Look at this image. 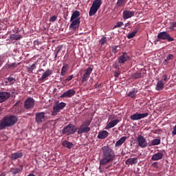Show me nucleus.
<instances>
[{"label":"nucleus","instance_id":"56","mask_svg":"<svg viewBox=\"0 0 176 176\" xmlns=\"http://www.w3.org/2000/svg\"><path fill=\"white\" fill-rule=\"evenodd\" d=\"M35 45H39V41H34Z\"/></svg>","mask_w":176,"mask_h":176},{"label":"nucleus","instance_id":"9","mask_svg":"<svg viewBox=\"0 0 176 176\" xmlns=\"http://www.w3.org/2000/svg\"><path fill=\"white\" fill-rule=\"evenodd\" d=\"M137 142L138 146H140V148H146V146H148L146 139H145L142 135H139L138 136Z\"/></svg>","mask_w":176,"mask_h":176},{"label":"nucleus","instance_id":"52","mask_svg":"<svg viewBox=\"0 0 176 176\" xmlns=\"http://www.w3.org/2000/svg\"><path fill=\"white\" fill-rule=\"evenodd\" d=\"M175 27H176V22H173V23H172V26L170 28V30H174V28H175Z\"/></svg>","mask_w":176,"mask_h":176},{"label":"nucleus","instance_id":"18","mask_svg":"<svg viewBox=\"0 0 176 176\" xmlns=\"http://www.w3.org/2000/svg\"><path fill=\"white\" fill-rule=\"evenodd\" d=\"M9 97H10V93L5 91L0 92V103L6 101Z\"/></svg>","mask_w":176,"mask_h":176},{"label":"nucleus","instance_id":"28","mask_svg":"<svg viewBox=\"0 0 176 176\" xmlns=\"http://www.w3.org/2000/svg\"><path fill=\"white\" fill-rule=\"evenodd\" d=\"M63 146H65V148H67V149H71L72 146H74V144L71 143V142H68L67 140H65L62 143Z\"/></svg>","mask_w":176,"mask_h":176},{"label":"nucleus","instance_id":"42","mask_svg":"<svg viewBox=\"0 0 176 176\" xmlns=\"http://www.w3.org/2000/svg\"><path fill=\"white\" fill-rule=\"evenodd\" d=\"M74 79V75L69 76L66 79H65V83H68V82Z\"/></svg>","mask_w":176,"mask_h":176},{"label":"nucleus","instance_id":"57","mask_svg":"<svg viewBox=\"0 0 176 176\" xmlns=\"http://www.w3.org/2000/svg\"><path fill=\"white\" fill-rule=\"evenodd\" d=\"M57 56H58V54H55L54 58H57Z\"/></svg>","mask_w":176,"mask_h":176},{"label":"nucleus","instance_id":"31","mask_svg":"<svg viewBox=\"0 0 176 176\" xmlns=\"http://www.w3.org/2000/svg\"><path fill=\"white\" fill-rule=\"evenodd\" d=\"M161 140L160 139H155L148 144V146H155L156 145H160Z\"/></svg>","mask_w":176,"mask_h":176},{"label":"nucleus","instance_id":"29","mask_svg":"<svg viewBox=\"0 0 176 176\" xmlns=\"http://www.w3.org/2000/svg\"><path fill=\"white\" fill-rule=\"evenodd\" d=\"M67 71H68V64H65L63 66L60 71V75L62 76H65V75H67Z\"/></svg>","mask_w":176,"mask_h":176},{"label":"nucleus","instance_id":"2","mask_svg":"<svg viewBox=\"0 0 176 176\" xmlns=\"http://www.w3.org/2000/svg\"><path fill=\"white\" fill-rule=\"evenodd\" d=\"M102 5V0H94L89 9V16L90 17H92V16H94V14H96V13L98 12V9L101 8Z\"/></svg>","mask_w":176,"mask_h":176},{"label":"nucleus","instance_id":"14","mask_svg":"<svg viewBox=\"0 0 176 176\" xmlns=\"http://www.w3.org/2000/svg\"><path fill=\"white\" fill-rule=\"evenodd\" d=\"M76 91H74V89H68L65 91L62 95H60V98H71V97H74L75 96Z\"/></svg>","mask_w":176,"mask_h":176},{"label":"nucleus","instance_id":"36","mask_svg":"<svg viewBox=\"0 0 176 176\" xmlns=\"http://www.w3.org/2000/svg\"><path fill=\"white\" fill-rule=\"evenodd\" d=\"M11 39H12L13 41H19V40L21 39V35H20V34H13L11 36Z\"/></svg>","mask_w":176,"mask_h":176},{"label":"nucleus","instance_id":"35","mask_svg":"<svg viewBox=\"0 0 176 176\" xmlns=\"http://www.w3.org/2000/svg\"><path fill=\"white\" fill-rule=\"evenodd\" d=\"M138 32V31L135 30V31H133L132 32L129 33L127 35L128 39H131V38H134V36H135V35L137 34Z\"/></svg>","mask_w":176,"mask_h":176},{"label":"nucleus","instance_id":"32","mask_svg":"<svg viewBox=\"0 0 176 176\" xmlns=\"http://www.w3.org/2000/svg\"><path fill=\"white\" fill-rule=\"evenodd\" d=\"M131 78L132 79H140V78H142V74L141 72H137L132 74Z\"/></svg>","mask_w":176,"mask_h":176},{"label":"nucleus","instance_id":"1","mask_svg":"<svg viewBox=\"0 0 176 176\" xmlns=\"http://www.w3.org/2000/svg\"><path fill=\"white\" fill-rule=\"evenodd\" d=\"M102 159L100 160V166H107L115 160V151L109 146H104L101 148Z\"/></svg>","mask_w":176,"mask_h":176},{"label":"nucleus","instance_id":"12","mask_svg":"<svg viewBox=\"0 0 176 176\" xmlns=\"http://www.w3.org/2000/svg\"><path fill=\"white\" fill-rule=\"evenodd\" d=\"M91 72H93V68L88 67L82 76L81 82L82 83H85V82H87L89 80V78H90V75H91Z\"/></svg>","mask_w":176,"mask_h":176},{"label":"nucleus","instance_id":"27","mask_svg":"<svg viewBox=\"0 0 176 176\" xmlns=\"http://www.w3.org/2000/svg\"><path fill=\"white\" fill-rule=\"evenodd\" d=\"M126 140H127V137L126 136L122 137L120 140H118L116 142L115 146L116 147L120 146V145H122V144H124V142H126Z\"/></svg>","mask_w":176,"mask_h":176},{"label":"nucleus","instance_id":"16","mask_svg":"<svg viewBox=\"0 0 176 176\" xmlns=\"http://www.w3.org/2000/svg\"><path fill=\"white\" fill-rule=\"evenodd\" d=\"M53 74V70H51L50 69H47L45 73L43 74L41 78H39L40 82H45V80H47V78Z\"/></svg>","mask_w":176,"mask_h":176},{"label":"nucleus","instance_id":"20","mask_svg":"<svg viewBox=\"0 0 176 176\" xmlns=\"http://www.w3.org/2000/svg\"><path fill=\"white\" fill-rule=\"evenodd\" d=\"M119 122H120V120H119L118 119L109 122L108 124L105 126V129L109 130V129H112V127H115V126H116V124H118Z\"/></svg>","mask_w":176,"mask_h":176},{"label":"nucleus","instance_id":"41","mask_svg":"<svg viewBox=\"0 0 176 176\" xmlns=\"http://www.w3.org/2000/svg\"><path fill=\"white\" fill-rule=\"evenodd\" d=\"M161 81L164 82V83H166L168 81V76L167 74H164L162 76V79L161 80Z\"/></svg>","mask_w":176,"mask_h":176},{"label":"nucleus","instance_id":"51","mask_svg":"<svg viewBox=\"0 0 176 176\" xmlns=\"http://www.w3.org/2000/svg\"><path fill=\"white\" fill-rule=\"evenodd\" d=\"M113 67L116 69H117V71H120V67H119V65L118 64L115 63L113 65Z\"/></svg>","mask_w":176,"mask_h":176},{"label":"nucleus","instance_id":"30","mask_svg":"<svg viewBox=\"0 0 176 176\" xmlns=\"http://www.w3.org/2000/svg\"><path fill=\"white\" fill-rule=\"evenodd\" d=\"M21 171H23V165H21L20 168H12L11 169L12 174H19V173H21Z\"/></svg>","mask_w":176,"mask_h":176},{"label":"nucleus","instance_id":"48","mask_svg":"<svg viewBox=\"0 0 176 176\" xmlns=\"http://www.w3.org/2000/svg\"><path fill=\"white\" fill-rule=\"evenodd\" d=\"M57 20V16H53L50 19V21H52V23H54Z\"/></svg>","mask_w":176,"mask_h":176},{"label":"nucleus","instance_id":"60","mask_svg":"<svg viewBox=\"0 0 176 176\" xmlns=\"http://www.w3.org/2000/svg\"><path fill=\"white\" fill-rule=\"evenodd\" d=\"M125 27H127V25H125Z\"/></svg>","mask_w":176,"mask_h":176},{"label":"nucleus","instance_id":"5","mask_svg":"<svg viewBox=\"0 0 176 176\" xmlns=\"http://www.w3.org/2000/svg\"><path fill=\"white\" fill-rule=\"evenodd\" d=\"M90 123H91V120H87L78 128V134H83L86 133H89L91 129L89 126H90Z\"/></svg>","mask_w":176,"mask_h":176},{"label":"nucleus","instance_id":"15","mask_svg":"<svg viewBox=\"0 0 176 176\" xmlns=\"http://www.w3.org/2000/svg\"><path fill=\"white\" fill-rule=\"evenodd\" d=\"M119 64H124V63L130 60V56L127 52H123L122 54L118 58Z\"/></svg>","mask_w":176,"mask_h":176},{"label":"nucleus","instance_id":"54","mask_svg":"<svg viewBox=\"0 0 176 176\" xmlns=\"http://www.w3.org/2000/svg\"><path fill=\"white\" fill-rule=\"evenodd\" d=\"M100 86H101L100 84L96 83V84L94 85V87H95V89H98Z\"/></svg>","mask_w":176,"mask_h":176},{"label":"nucleus","instance_id":"10","mask_svg":"<svg viewBox=\"0 0 176 176\" xmlns=\"http://www.w3.org/2000/svg\"><path fill=\"white\" fill-rule=\"evenodd\" d=\"M45 115H46L45 112L36 113L35 114V122H36V123H38V124H41V123H43V122H45V119L46 118V116Z\"/></svg>","mask_w":176,"mask_h":176},{"label":"nucleus","instance_id":"17","mask_svg":"<svg viewBox=\"0 0 176 176\" xmlns=\"http://www.w3.org/2000/svg\"><path fill=\"white\" fill-rule=\"evenodd\" d=\"M134 16V12L130 11V10H124L122 13V17L124 20H127V19H131V17H133Z\"/></svg>","mask_w":176,"mask_h":176},{"label":"nucleus","instance_id":"59","mask_svg":"<svg viewBox=\"0 0 176 176\" xmlns=\"http://www.w3.org/2000/svg\"><path fill=\"white\" fill-rule=\"evenodd\" d=\"M17 104H18V103L16 102V103L14 104V107H16V105H17Z\"/></svg>","mask_w":176,"mask_h":176},{"label":"nucleus","instance_id":"33","mask_svg":"<svg viewBox=\"0 0 176 176\" xmlns=\"http://www.w3.org/2000/svg\"><path fill=\"white\" fill-rule=\"evenodd\" d=\"M6 127H8V125L5 121V118H3L1 120H0V130H3L6 129Z\"/></svg>","mask_w":176,"mask_h":176},{"label":"nucleus","instance_id":"53","mask_svg":"<svg viewBox=\"0 0 176 176\" xmlns=\"http://www.w3.org/2000/svg\"><path fill=\"white\" fill-rule=\"evenodd\" d=\"M60 52H61V47H59L57 48L55 54H58V53H60Z\"/></svg>","mask_w":176,"mask_h":176},{"label":"nucleus","instance_id":"4","mask_svg":"<svg viewBox=\"0 0 176 176\" xmlns=\"http://www.w3.org/2000/svg\"><path fill=\"white\" fill-rule=\"evenodd\" d=\"M67 107V103L64 102H56L55 104L53 106V111L52 112V116H57V114L58 112H60L61 110L64 109Z\"/></svg>","mask_w":176,"mask_h":176},{"label":"nucleus","instance_id":"44","mask_svg":"<svg viewBox=\"0 0 176 176\" xmlns=\"http://www.w3.org/2000/svg\"><path fill=\"white\" fill-rule=\"evenodd\" d=\"M16 67H17V64L14 63L8 65V68L10 69H14V68H16Z\"/></svg>","mask_w":176,"mask_h":176},{"label":"nucleus","instance_id":"37","mask_svg":"<svg viewBox=\"0 0 176 176\" xmlns=\"http://www.w3.org/2000/svg\"><path fill=\"white\" fill-rule=\"evenodd\" d=\"M99 43L100 45V46H102L104 45H105V43H107V37H102L100 41H99Z\"/></svg>","mask_w":176,"mask_h":176},{"label":"nucleus","instance_id":"39","mask_svg":"<svg viewBox=\"0 0 176 176\" xmlns=\"http://www.w3.org/2000/svg\"><path fill=\"white\" fill-rule=\"evenodd\" d=\"M123 25H124V23L122 21L117 22L116 25L113 27V29L120 28V27H123Z\"/></svg>","mask_w":176,"mask_h":176},{"label":"nucleus","instance_id":"43","mask_svg":"<svg viewBox=\"0 0 176 176\" xmlns=\"http://www.w3.org/2000/svg\"><path fill=\"white\" fill-rule=\"evenodd\" d=\"M168 61L171 60H174V55L173 54H169L166 56V58Z\"/></svg>","mask_w":176,"mask_h":176},{"label":"nucleus","instance_id":"25","mask_svg":"<svg viewBox=\"0 0 176 176\" xmlns=\"http://www.w3.org/2000/svg\"><path fill=\"white\" fill-rule=\"evenodd\" d=\"M164 85H166V82L160 80L158 81L157 82L155 90H157V91H160V90H163L164 89Z\"/></svg>","mask_w":176,"mask_h":176},{"label":"nucleus","instance_id":"40","mask_svg":"<svg viewBox=\"0 0 176 176\" xmlns=\"http://www.w3.org/2000/svg\"><path fill=\"white\" fill-rule=\"evenodd\" d=\"M35 68H36V66L35 65V63L32 64L31 65V67H30L29 68H28V72H33L34 69H35Z\"/></svg>","mask_w":176,"mask_h":176},{"label":"nucleus","instance_id":"38","mask_svg":"<svg viewBox=\"0 0 176 176\" xmlns=\"http://www.w3.org/2000/svg\"><path fill=\"white\" fill-rule=\"evenodd\" d=\"M126 1L127 0H118L117 6L118 7L122 6V5H124V3H126Z\"/></svg>","mask_w":176,"mask_h":176},{"label":"nucleus","instance_id":"58","mask_svg":"<svg viewBox=\"0 0 176 176\" xmlns=\"http://www.w3.org/2000/svg\"><path fill=\"white\" fill-rule=\"evenodd\" d=\"M39 71V72H43V71H45L43 69H41L40 70H38Z\"/></svg>","mask_w":176,"mask_h":176},{"label":"nucleus","instance_id":"19","mask_svg":"<svg viewBox=\"0 0 176 176\" xmlns=\"http://www.w3.org/2000/svg\"><path fill=\"white\" fill-rule=\"evenodd\" d=\"M163 153L158 152L156 153L155 154H153V156L151 157V160L153 162H156L157 160H162L163 159Z\"/></svg>","mask_w":176,"mask_h":176},{"label":"nucleus","instance_id":"46","mask_svg":"<svg viewBox=\"0 0 176 176\" xmlns=\"http://www.w3.org/2000/svg\"><path fill=\"white\" fill-rule=\"evenodd\" d=\"M120 75V71L117 70L114 72V76L115 78H119V76Z\"/></svg>","mask_w":176,"mask_h":176},{"label":"nucleus","instance_id":"24","mask_svg":"<svg viewBox=\"0 0 176 176\" xmlns=\"http://www.w3.org/2000/svg\"><path fill=\"white\" fill-rule=\"evenodd\" d=\"M23 153L16 152L11 154V160H17V159H20L23 157Z\"/></svg>","mask_w":176,"mask_h":176},{"label":"nucleus","instance_id":"3","mask_svg":"<svg viewBox=\"0 0 176 176\" xmlns=\"http://www.w3.org/2000/svg\"><path fill=\"white\" fill-rule=\"evenodd\" d=\"M76 131H78V126L73 124H69L62 129V134H65V135H72Z\"/></svg>","mask_w":176,"mask_h":176},{"label":"nucleus","instance_id":"34","mask_svg":"<svg viewBox=\"0 0 176 176\" xmlns=\"http://www.w3.org/2000/svg\"><path fill=\"white\" fill-rule=\"evenodd\" d=\"M6 80H8V82H9L10 85H14V83H16V78H14L12 76L8 77Z\"/></svg>","mask_w":176,"mask_h":176},{"label":"nucleus","instance_id":"8","mask_svg":"<svg viewBox=\"0 0 176 176\" xmlns=\"http://www.w3.org/2000/svg\"><path fill=\"white\" fill-rule=\"evenodd\" d=\"M147 116H149L148 113H135L130 116L131 120H141V119H144L146 118Z\"/></svg>","mask_w":176,"mask_h":176},{"label":"nucleus","instance_id":"45","mask_svg":"<svg viewBox=\"0 0 176 176\" xmlns=\"http://www.w3.org/2000/svg\"><path fill=\"white\" fill-rule=\"evenodd\" d=\"M112 52L114 53V54H116V53H118V46L112 47Z\"/></svg>","mask_w":176,"mask_h":176},{"label":"nucleus","instance_id":"23","mask_svg":"<svg viewBox=\"0 0 176 176\" xmlns=\"http://www.w3.org/2000/svg\"><path fill=\"white\" fill-rule=\"evenodd\" d=\"M80 12L78 10H75L74 12H73L72 16L70 18V20H80Z\"/></svg>","mask_w":176,"mask_h":176},{"label":"nucleus","instance_id":"22","mask_svg":"<svg viewBox=\"0 0 176 176\" xmlns=\"http://www.w3.org/2000/svg\"><path fill=\"white\" fill-rule=\"evenodd\" d=\"M137 163H138V157L129 158L125 162V164L127 166H130V164H137Z\"/></svg>","mask_w":176,"mask_h":176},{"label":"nucleus","instance_id":"6","mask_svg":"<svg viewBox=\"0 0 176 176\" xmlns=\"http://www.w3.org/2000/svg\"><path fill=\"white\" fill-rule=\"evenodd\" d=\"M3 118L6 122V124H7V127H12V126H14V124L17 123V120H19L17 116L13 115L7 116Z\"/></svg>","mask_w":176,"mask_h":176},{"label":"nucleus","instance_id":"7","mask_svg":"<svg viewBox=\"0 0 176 176\" xmlns=\"http://www.w3.org/2000/svg\"><path fill=\"white\" fill-rule=\"evenodd\" d=\"M157 38L161 39V41H168V42H173L174 38L171 37V35L167 32H161L158 33Z\"/></svg>","mask_w":176,"mask_h":176},{"label":"nucleus","instance_id":"47","mask_svg":"<svg viewBox=\"0 0 176 176\" xmlns=\"http://www.w3.org/2000/svg\"><path fill=\"white\" fill-rule=\"evenodd\" d=\"M151 166L155 168H159V162H153Z\"/></svg>","mask_w":176,"mask_h":176},{"label":"nucleus","instance_id":"55","mask_svg":"<svg viewBox=\"0 0 176 176\" xmlns=\"http://www.w3.org/2000/svg\"><path fill=\"white\" fill-rule=\"evenodd\" d=\"M22 2H23V0H19V1H18V4L20 5V3H21Z\"/></svg>","mask_w":176,"mask_h":176},{"label":"nucleus","instance_id":"49","mask_svg":"<svg viewBox=\"0 0 176 176\" xmlns=\"http://www.w3.org/2000/svg\"><path fill=\"white\" fill-rule=\"evenodd\" d=\"M163 64L164 65H168V64H170V61L165 58L163 61Z\"/></svg>","mask_w":176,"mask_h":176},{"label":"nucleus","instance_id":"26","mask_svg":"<svg viewBox=\"0 0 176 176\" xmlns=\"http://www.w3.org/2000/svg\"><path fill=\"white\" fill-rule=\"evenodd\" d=\"M138 93V90H137V89L135 88H133L132 89L131 91H130L129 93H128V97H129L130 98H133L135 99V96H137V94Z\"/></svg>","mask_w":176,"mask_h":176},{"label":"nucleus","instance_id":"21","mask_svg":"<svg viewBox=\"0 0 176 176\" xmlns=\"http://www.w3.org/2000/svg\"><path fill=\"white\" fill-rule=\"evenodd\" d=\"M109 135V133L107 131H100L98 134V138L99 140H105Z\"/></svg>","mask_w":176,"mask_h":176},{"label":"nucleus","instance_id":"11","mask_svg":"<svg viewBox=\"0 0 176 176\" xmlns=\"http://www.w3.org/2000/svg\"><path fill=\"white\" fill-rule=\"evenodd\" d=\"M71 24L69 25V30H72V31H75L76 30H78L80 25V19H74L71 20Z\"/></svg>","mask_w":176,"mask_h":176},{"label":"nucleus","instance_id":"13","mask_svg":"<svg viewBox=\"0 0 176 176\" xmlns=\"http://www.w3.org/2000/svg\"><path fill=\"white\" fill-rule=\"evenodd\" d=\"M35 105V100L32 98H28L24 102L25 109H31Z\"/></svg>","mask_w":176,"mask_h":176},{"label":"nucleus","instance_id":"50","mask_svg":"<svg viewBox=\"0 0 176 176\" xmlns=\"http://www.w3.org/2000/svg\"><path fill=\"white\" fill-rule=\"evenodd\" d=\"M172 135L174 137V135H176V125L173 127V130L172 131Z\"/></svg>","mask_w":176,"mask_h":176}]
</instances>
